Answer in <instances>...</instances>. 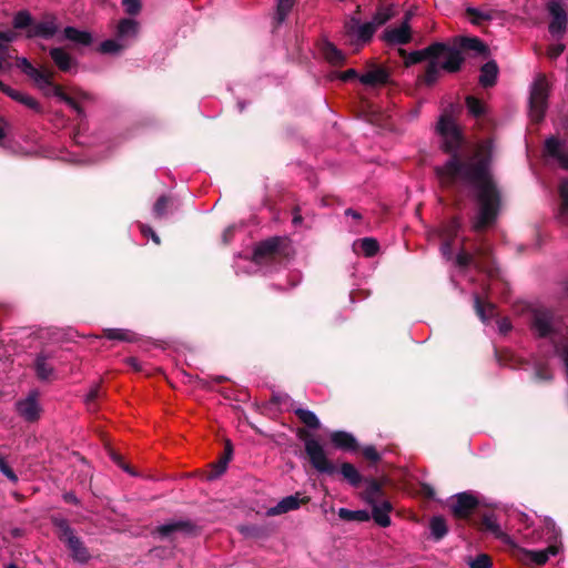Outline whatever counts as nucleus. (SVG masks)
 I'll list each match as a JSON object with an SVG mask.
<instances>
[{
  "instance_id": "5701e85b",
  "label": "nucleus",
  "mask_w": 568,
  "mask_h": 568,
  "mask_svg": "<svg viewBox=\"0 0 568 568\" xmlns=\"http://www.w3.org/2000/svg\"><path fill=\"white\" fill-rule=\"evenodd\" d=\"M369 505L373 507V513H371L369 519L372 518L379 527H389V513L393 509L390 501L384 499L381 504L377 501Z\"/></svg>"
},
{
  "instance_id": "4be33fe9",
  "label": "nucleus",
  "mask_w": 568,
  "mask_h": 568,
  "mask_svg": "<svg viewBox=\"0 0 568 568\" xmlns=\"http://www.w3.org/2000/svg\"><path fill=\"white\" fill-rule=\"evenodd\" d=\"M456 49L460 51L474 52L477 57L487 58L489 54V48L486 43L479 40L476 37H463L458 39V47L454 45Z\"/></svg>"
},
{
  "instance_id": "412c9836",
  "label": "nucleus",
  "mask_w": 568,
  "mask_h": 568,
  "mask_svg": "<svg viewBox=\"0 0 568 568\" xmlns=\"http://www.w3.org/2000/svg\"><path fill=\"white\" fill-rule=\"evenodd\" d=\"M63 40L70 41L75 45L88 47L94 42L91 33L84 30H79L75 27L69 26L63 28L61 36L58 38V42Z\"/></svg>"
},
{
  "instance_id": "9b49d317",
  "label": "nucleus",
  "mask_w": 568,
  "mask_h": 568,
  "mask_svg": "<svg viewBox=\"0 0 568 568\" xmlns=\"http://www.w3.org/2000/svg\"><path fill=\"white\" fill-rule=\"evenodd\" d=\"M450 510L455 518L467 519L470 515L480 513V503L471 493H460L455 496Z\"/></svg>"
},
{
  "instance_id": "4c0bfd02",
  "label": "nucleus",
  "mask_w": 568,
  "mask_h": 568,
  "mask_svg": "<svg viewBox=\"0 0 568 568\" xmlns=\"http://www.w3.org/2000/svg\"><path fill=\"white\" fill-rule=\"evenodd\" d=\"M128 47L126 42L120 40H106L101 42L99 50L103 54H116Z\"/></svg>"
},
{
  "instance_id": "052dcab7",
  "label": "nucleus",
  "mask_w": 568,
  "mask_h": 568,
  "mask_svg": "<svg viewBox=\"0 0 568 568\" xmlns=\"http://www.w3.org/2000/svg\"><path fill=\"white\" fill-rule=\"evenodd\" d=\"M564 44H551L548 48V57L555 60L564 52Z\"/></svg>"
},
{
  "instance_id": "864d4df0",
  "label": "nucleus",
  "mask_w": 568,
  "mask_h": 568,
  "mask_svg": "<svg viewBox=\"0 0 568 568\" xmlns=\"http://www.w3.org/2000/svg\"><path fill=\"white\" fill-rule=\"evenodd\" d=\"M17 67L21 69V72L30 77L37 69L31 64L27 58H18Z\"/></svg>"
},
{
  "instance_id": "774afa93",
  "label": "nucleus",
  "mask_w": 568,
  "mask_h": 568,
  "mask_svg": "<svg viewBox=\"0 0 568 568\" xmlns=\"http://www.w3.org/2000/svg\"><path fill=\"white\" fill-rule=\"evenodd\" d=\"M62 499L64 501L69 503V504H74V505H79L80 504V500L78 499L75 494L72 493V491L64 493L63 496H62Z\"/></svg>"
},
{
  "instance_id": "ddd939ff",
  "label": "nucleus",
  "mask_w": 568,
  "mask_h": 568,
  "mask_svg": "<svg viewBox=\"0 0 568 568\" xmlns=\"http://www.w3.org/2000/svg\"><path fill=\"white\" fill-rule=\"evenodd\" d=\"M155 531L161 538H170L173 534H183L185 536H196L199 526L191 520H178L162 524Z\"/></svg>"
},
{
  "instance_id": "3c124183",
  "label": "nucleus",
  "mask_w": 568,
  "mask_h": 568,
  "mask_svg": "<svg viewBox=\"0 0 568 568\" xmlns=\"http://www.w3.org/2000/svg\"><path fill=\"white\" fill-rule=\"evenodd\" d=\"M125 12L131 16H138L141 11V0H122Z\"/></svg>"
},
{
  "instance_id": "a19ab883",
  "label": "nucleus",
  "mask_w": 568,
  "mask_h": 568,
  "mask_svg": "<svg viewBox=\"0 0 568 568\" xmlns=\"http://www.w3.org/2000/svg\"><path fill=\"white\" fill-rule=\"evenodd\" d=\"M361 12V7L358 6L355 12V16L348 18L344 21V34L348 37L349 39H353L355 36V28H357L361 24V20L357 14Z\"/></svg>"
},
{
  "instance_id": "aec40b11",
  "label": "nucleus",
  "mask_w": 568,
  "mask_h": 568,
  "mask_svg": "<svg viewBox=\"0 0 568 568\" xmlns=\"http://www.w3.org/2000/svg\"><path fill=\"white\" fill-rule=\"evenodd\" d=\"M474 310L484 323H488L497 315L496 305L489 301V298L481 294H475L474 296Z\"/></svg>"
},
{
  "instance_id": "bb28decb",
  "label": "nucleus",
  "mask_w": 568,
  "mask_h": 568,
  "mask_svg": "<svg viewBox=\"0 0 568 568\" xmlns=\"http://www.w3.org/2000/svg\"><path fill=\"white\" fill-rule=\"evenodd\" d=\"M323 54L327 62L334 67H342L345 63V54L333 42L323 44Z\"/></svg>"
},
{
  "instance_id": "39448f33",
  "label": "nucleus",
  "mask_w": 568,
  "mask_h": 568,
  "mask_svg": "<svg viewBox=\"0 0 568 568\" xmlns=\"http://www.w3.org/2000/svg\"><path fill=\"white\" fill-rule=\"evenodd\" d=\"M337 474L342 475V477H344V479L354 488H358L363 483H365L366 487L362 493V498L367 504L377 503L384 498L385 491L383 483L374 477H364L352 463H341L339 467H337Z\"/></svg>"
},
{
  "instance_id": "20e7f679",
  "label": "nucleus",
  "mask_w": 568,
  "mask_h": 568,
  "mask_svg": "<svg viewBox=\"0 0 568 568\" xmlns=\"http://www.w3.org/2000/svg\"><path fill=\"white\" fill-rule=\"evenodd\" d=\"M12 26L16 30H23L28 40L54 38L60 30L55 14H45L41 20H34L28 10L18 11L12 19Z\"/></svg>"
},
{
  "instance_id": "13d9d810",
  "label": "nucleus",
  "mask_w": 568,
  "mask_h": 568,
  "mask_svg": "<svg viewBox=\"0 0 568 568\" xmlns=\"http://www.w3.org/2000/svg\"><path fill=\"white\" fill-rule=\"evenodd\" d=\"M50 88H52V94L58 97L61 101L71 102V95L64 93L61 85L53 83Z\"/></svg>"
},
{
  "instance_id": "69168bd1",
  "label": "nucleus",
  "mask_w": 568,
  "mask_h": 568,
  "mask_svg": "<svg viewBox=\"0 0 568 568\" xmlns=\"http://www.w3.org/2000/svg\"><path fill=\"white\" fill-rule=\"evenodd\" d=\"M233 454H234V447L232 446L230 440H226L225 444H224V449H223V453L221 455V458L224 459V460L230 462Z\"/></svg>"
},
{
  "instance_id": "473e14b6",
  "label": "nucleus",
  "mask_w": 568,
  "mask_h": 568,
  "mask_svg": "<svg viewBox=\"0 0 568 568\" xmlns=\"http://www.w3.org/2000/svg\"><path fill=\"white\" fill-rule=\"evenodd\" d=\"M294 413L306 427L311 429H318L321 427V420L313 412L304 408H296Z\"/></svg>"
},
{
  "instance_id": "8fccbe9b",
  "label": "nucleus",
  "mask_w": 568,
  "mask_h": 568,
  "mask_svg": "<svg viewBox=\"0 0 568 568\" xmlns=\"http://www.w3.org/2000/svg\"><path fill=\"white\" fill-rule=\"evenodd\" d=\"M18 34L13 30L0 31V45L4 51L9 50V44L13 43Z\"/></svg>"
},
{
  "instance_id": "7ed1b4c3",
  "label": "nucleus",
  "mask_w": 568,
  "mask_h": 568,
  "mask_svg": "<svg viewBox=\"0 0 568 568\" xmlns=\"http://www.w3.org/2000/svg\"><path fill=\"white\" fill-rule=\"evenodd\" d=\"M529 327L535 337L549 338L555 345L568 336V326L564 317L557 311L546 307L530 312Z\"/></svg>"
},
{
  "instance_id": "5fc2aeb1",
  "label": "nucleus",
  "mask_w": 568,
  "mask_h": 568,
  "mask_svg": "<svg viewBox=\"0 0 568 568\" xmlns=\"http://www.w3.org/2000/svg\"><path fill=\"white\" fill-rule=\"evenodd\" d=\"M555 352L558 357L561 359L566 373L568 374V345H559L558 343L555 345Z\"/></svg>"
},
{
  "instance_id": "f704fd0d",
  "label": "nucleus",
  "mask_w": 568,
  "mask_h": 568,
  "mask_svg": "<svg viewBox=\"0 0 568 568\" xmlns=\"http://www.w3.org/2000/svg\"><path fill=\"white\" fill-rule=\"evenodd\" d=\"M392 9V4L386 8L378 9L375 16H373V19H371V21L367 22L372 24L374 29L377 30L379 27L384 26L388 20H390L394 17Z\"/></svg>"
},
{
  "instance_id": "603ef678",
  "label": "nucleus",
  "mask_w": 568,
  "mask_h": 568,
  "mask_svg": "<svg viewBox=\"0 0 568 568\" xmlns=\"http://www.w3.org/2000/svg\"><path fill=\"white\" fill-rule=\"evenodd\" d=\"M0 471L8 477L12 483H18V475L13 471L11 467L8 466L4 458L0 455Z\"/></svg>"
},
{
  "instance_id": "e2e57ef3",
  "label": "nucleus",
  "mask_w": 568,
  "mask_h": 568,
  "mask_svg": "<svg viewBox=\"0 0 568 568\" xmlns=\"http://www.w3.org/2000/svg\"><path fill=\"white\" fill-rule=\"evenodd\" d=\"M240 530L242 534L248 537H258L260 528L256 526H241Z\"/></svg>"
},
{
  "instance_id": "c03bdc74",
  "label": "nucleus",
  "mask_w": 568,
  "mask_h": 568,
  "mask_svg": "<svg viewBox=\"0 0 568 568\" xmlns=\"http://www.w3.org/2000/svg\"><path fill=\"white\" fill-rule=\"evenodd\" d=\"M560 213L568 214V181H561L558 187Z\"/></svg>"
},
{
  "instance_id": "6e6552de",
  "label": "nucleus",
  "mask_w": 568,
  "mask_h": 568,
  "mask_svg": "<svg viewBox=\"0 0 568 568\" xmlns=\"http://www.w3.org/2000/svg\"><path fill=\"white\" fill-rule=\"evenodd\" d=\"M287 239L285 236H271L255 244L252 261L258 265H267L287 256Z\"/></svg>"
},
{
  "instance_id": "bf43d9fd",
  "label": "nucleus",
  "mask_w": 568,
  "mask_h": 568,
  "mask_svg": "<svg viewBox=\"0 0 568 568\" xmlns=\"http://www.w3.org/2000/svg\"><path fill=\"white\" fill-rule=\"evenodd\" d=\"M100 396V386L97 385V386H93L91 387V389L88 392L87 396H85V402L87 404L90 406L91 404H94V400H97Z\"/></svg>"
},
{
  "instance_id": "f8f14e48",
  "label": "nucleus",
  "mask_w": 568,
  "mask_h": 568,
  "mask_svg": "<svg viewBox=\"0 0 568 568\" xmlns=\"http://www.w3.org/2000/svg\"><path fill=\"white\" fill-rule=\"evenodd\" d=\"M504 545L513 550V555L520 556L529 559L538 566H542L548 561V556L545 550H524L511 541L509 536L499 529V546Z\"/></svg>"
},
{
  "instance_id": "79ce46f5",
  "label": "nucleus",
  "mask_w": 568,
  "mask_h": 568,
  "mask_svg": "<svg viewBox=\"0 0 568 568\" xmlns=\"http://www.w3.org/2000/svg\"><path fill=\"white\" fill-rule=\"evenodd\" d=\"M106 452L111 460L121 469L125 470L128 474H134L129 464L125 463L123 456L118 453L113 447L106 446Z\"/></svg>"
},
{
  "instance_id": "2f4dec72",
  "label": "nucleus",
  "mask_w": 568,
  "mask_h": 568,
  "mask_svg": "<svg viewBox=\"0 0 568 568\" xmlns=\"http://www.w3.org/2000/svg\"><path fill=\"white\" fill-rule=\"evenodd\" d=\"M53 71H48V69H38L29 78L33 80L38 88L43 90L44 87L53 85Z\"/></svg>"
},
{
  "instance_id": "680f3d73",
  "label": "nucleus",
  "mask_w": 568,
  "mask_h": 568,
  "mask_svg": "<svg viewBox=\"0 0 568 568\" xmlns=\"http://www.w3.org/2000/svg\"><path fill=\"white\" fill-rule=\"evenodd\" d=\"M339 80L347 82L354 80L356 78L359 79L356 69H347L346 71H342L338 75Z\"/></svg>"
},
{
  "instance_id": "423d86ee",
  "label": "nucleus",
  "mask_w": 568,
  "mask_h": 568,
  "mask_svg": "<svg viewBox=\"0 0 568 568\" xmlns=\"http://www.w3.org/2000/svg\"><path fill=\"white\" fill-rule=\"evenodd\" d=\"M297 437L304 443V450L312 468L322 475L334 476L337 474V466L328 458L322 443L313 438L305 428L297 429Z\"/></svg>"
},
{
  "instance_id": "a211bd4d",
  "label": "nucleus",
  "mask_w": 568,
  "mask_h": 568,
  "mask_svg": "<svg viewBox=\"0 0 568 568\" xmlns=\"http://www.w3.org/2000/svg\"><path fill=\"white\" fill-rule=\"evenodd\" d=\"M51 356L48 353L41 352L36 355L32 367L36 377L40 382H52L57 378L54 367L49 363Z\"/></svg>"
},
{
  "instance_id": "f257e3e1",
  "label": "nucleus",
  "mask_w": 568,
  "mask_h": 568,
  "mask_svg": "<svg viewBox=\"0 0 568 568\" xmlns=\"http://www.w3.org/2000/svg\"><path fill=\"white\" fill-rule=\"evenodd\" d=\"M436 131L442 138V152L448 154L445 163L434 169L438 183L444 190L466 186L471 191L475 209L470 230L484 234L497 222V182L491 170L494 141H479L471 153H462L465 133L446 113L440 115Z\"/></svg>"
},
{
  "instance_id": "a878e982",
  "label": "nucleus",
  "mask_w": 568,
  "mask_h": 568,
  "mask_svg": "<svg viewBox=\"0 0 568 568\" xmlns=\"http://www.w3.org/2000/svg\"><path fill=\"white\" fill-rule=\"evenodd\" d=\"M497 79V62L491 60L480 68L478 82L481 88L487 89L495 85Z\"/></svg>"
},
{
  "instance_id": "338daca9",
  "label": "nucleus",
  "mask_w": 568,
  "mask_h": 568,
  "mask_svg": "<svg viewBox=\"0 0 568 568\" xmlns=\"http://www.w3.org/2000/svg\"><path fill=\"white\" fill-rule=\"evenodd\" d=\"M290 396L287 394H281V393H273L271 397V403L274 405H281L285 400H288Z\"/></svg>"
},
{
  "instance_id": "c9c22d12",
  "label": "nucleus",
  "mask_w": 568,
  "mask_h": 568,
  "mask_svg": "<svg viewBox=\"0 0 568 568\" xmlns=\"http://www.w3.org/2000/svg\"><path fill=\"white\" fill-rule=\"evenodd\" d=\"M430 530L435 540H442L448 531L445 519L440 516H435L430 521Z\"/></svg>"
},
{
  "instance_id": "b1692460",
  "label": "nucleus",
  "mask_w": 568,
  "mask_h": 568,
  "mask_svg": "<svg viewBox=\"0 0 568 568\" xmlns=\"http://www.w3.org/2000/svg\"><path fill=\"white\" fill-rule=\"evenodd\" d=\"M139 32V22L131 18H122L119 20L115 30L118 40L124 42L130 39H135Z\"/></svg>"
},
{
  "instance_id": "c85d7f7f",
  "label": "nucleus",
  "mask_w": 568,
  "mask_h": 568,
  "mask_svg": "<svg viewBox=\"0 0 568 568\" xmlns=\"http://www.w3.org/2000/svg\"><path fill=\"white\" fill-rule=\"evenodd\" d=\"M338 518L344 521L366 523L369 520V514L366 510H351L348 508H339Z\"/></svg>"
},
{
  "instance_id": "de8ad7c7",
  "label": "nucleus",
  "mask_w": 568,
  "mask_h": 568,
  "mask_svg": "<svg viewBox=\"0 0 568 568\" xmlns=\"http://www.w3.org/2000/svg\"><path fill=\"white\" fill-rule=\"evenodd\" d=\"M545 149L549 153V155L556 159H558V156L562 153V151H560L559 141L555 136H550L549 139L546 140Z\"/></svg>"
},
{
  "instance_id": "393cba45",
  "label": "nucleus",
  "mask_w": 568,
  "mask_h": 568,
  "mask_svg": "<svg viewBox=\"0 0 568 568\" xmlns=\"http://www.w3.org/2000/svg\"><path fill=\"white\" fill-rule=\"evenodd\" d=\"M388 79L389 73L383 68L373 69L372 71H367L359 77L361 83L369 87L385 85L387 84Z\"/></svg>"
},
{
  "instance_id": "09e8293b",
  "label": "nucleus",
  "mask_w": 568,
  "mask_h": 568,
  "mask_svg": "<svg viewBox=\"0 0 568 568\" xmlns=\"http://www.w3.org/2000/svg\"><path fill=\"white\" fill-rule=\"evenodd\" d=\"M227 464H229V462L222 459L220 456L219 459L212 464V470L209 475V478L215 479V478L220 477L226 470Z\"/></svg>"
},
{
  "instance_id": "1a4fd4ad",
  "label": "nucleus",
  "mask_w": 568,
  "mask_h": 568,
  "mask_svg": "<svg viewBox=\"0 0 568 568\" xmlns=\"http://www.w3.org/2000/svg\"><path fill=\"white\" fill-rule=\"evenodd\" d=\"M52 524L53 527L57 528L59 540L67 545L72 558L80 564L88 562L91 555L83 541L75 535V531L69 521L65 519L54 518Z\"/></svg>"
},
{
  "instance_id": "0eeeda50",
  "label": "nucleus",
  "mask_w": 568,
  "mask_h": 568,
  "mask_svg": "<svg viewBox=\"0 0 568 568\" xmlns=\"http://www.w3.org/2000/svg\"><path fill=\"white\" fill-rule=\"evenodd\" d=\"M551 85L545 73H538L529 88L528 116L530 122H544L548 106Z\"/></svg>"
},
{
  "instance_id": "e433bc0d",
  "label": "nucleus",
  "mask_w": 568,
  "mask_h": 568,
  "mask_svg": "<svg viewBox=\"0 0 568 568\" xmlns=\"http://www.w3.org/2000/svg\"><path fill=\"white\" fill-rule=\"evenodd\" d=\"M103 336L109 339L124 341V342H133L135 339V335L130 331L122 328H105L103 331Z\"/></svg>"
},
{
  "instance_id": "f3484780",
  "label": "nucleus",
  "mask_w": 568,
  "mask_h": 568,
  "mask_svg": "<svg viewBox=\"0 0 568 568\" xmlns=\"http://www.w3.org/2000/svg\"><path fill=\"white\" fill-rule=\"evenodd\" d=\"M382 39L388 45H406L412 41L410 24L402 23L397 28H387L383 32Z\"/></svg>"
},
{
  "instance_id": "2eb2a0df",
  "label": "nucleus",
  "mask_w": 568,
  "mask_h": 568,
  "mask_svg": "<svg viewBox=\"0 0 568 568\" xmlns=\"http://www.w3.org/2000/svg\"><path fill=\"white\" fill-rule=\"evenodd\" d=\"M329 442L333 448L342 452L357 453L361 448L356 437L346 430L331 432Z\"/></svg>"
},
{
  "instance_id": "37998d69",
  "label": "nucleus",
  "mask_w": 568,
  "mask_h": 568,
  "mask_svg": "<svg viewBox=\"0 0 568 568\" xmlns=\"http://www.w3.org/2000/svg\"><path fill=\"white\" fill-rule=\"evenodd\" d=\"M363 457L373 465H377L382 460V455L377 450L376 446H364L359 448Z\"/></svg>"
},
{
  "instance_id": "6ab92c4d",
  "label": "nucleus",
  "mask_w": 568,
  "mask_h": 568,
  "mask_svg": "<svg viewBox=\"0 0 568 568\" xmlns=\"http://www.w3.org/2000/svg\"><path fill=\"white\" fill-rule=\"evenodd\" d=\"M310 501V497H302L300 493L283 497L274 507L270 508L267 511L268 516H278L291 510H295L300 508L301 505L307 504Z\"/></svg>"
},
{
  "instance_id": "9d476101",
  "label": "nucleus",
  "mask_w": 568,
  "mask_h": 568,
  "mask_svg": "<svg viewBox=\"0 0 568 568\" xmlns=\"http://www.w3.org/2000/svg\"><path fill=\"white\" fill-rule=\"evenodd\" d=\"M18 415L28 423H34L42 416L43 408L39 403V390H31L27 397L16 403Z\"/></svg>"
},
{
  "instance_id": "4468645a",
  "label": "nucleus",
  "mask_w": 568,
  "mask_h": 568,
  "mask_svg": "<svg viewBox=\"0 0 568 568\" xmlns=\"http://www.w3.org/2000/svg\"><path fill=\"white\" fill-rule=\"evenodd\" d=\"M547 10L551 17V21L549 23V32L552 36H559L562 34L566 30V23H567V16L565 12L564 7L561 3L557 0H551L548 6Z\"/></svg>"
},
{
  "instance_id": "c756f323",
  "label": "nucleus",
  "mask_w": 568,
  "mask_h": 568,
  "mask_svg": "<svg viewBox=\"0 0 568 568\" xmlns=\"http://www.w3.org/2000/svg\"><path fill=\"white\" fill-rule=\"evenodd\" d=\"M465 102L468 113L471 116L479 119L481 116H485V114L487 113V105L481 100L475 98V95H468L465 99Z\"/></svg>"
},
{
  "instance_id": "0e129e2a",
  "label": "nucleus",
  "mask_w": 568,
  "mask_h": 568,
  "mask_svg": "<svg viewBox=\"0 0 568 568\" xmlns=\"http://www.w3.org/2000/svg\"><path fill=\"white\" fill-rule=\"evenodd\" d=\"M4 95H8V97L12 98L13 100L22 103V101L27 94L9 87L8 90L6 91Z\"/></svg>"
},
{
  "instance_id": "7c9ffc66",
  "label": "nucleus",
  "mask_w": 568,
  "mask_h": 568,
  "mask_svg": "<svg viewBox=\"0 0 568 568\" xmlns=\"http://www.w3.org/2000/svg\"><path fill=\"white\" fill-rule=\"evenodd\" d=\"M375 33L376 29L374 28V26L369 24L368 22H364L359 24L357 28H355L354 37H356V41H354L353 39L351 40L353 43H368L374 38Z\"/></svg>"
},
{
  "instance_id": "ea45409f",
  "label": "nucleus",
  "mask_w": 568,
  "mask_h": 568,
  "mask_svg": "<svg viewBox=\"0 0 568 568\" xmlns=\"http://www.w3.org/2000/svg\"><path fill=\"white\" fill-rule=\"evenodd\" d=\"M364 255L376 256L379 251V243L374 237H363L358 241Z\"/></svg>"
},
{
  "instance_id": "58836bf2",
  "label": "nucleus",
  "mask_w": 568,
  "mask_h": 568,
  "mask_svg": "<svg viewBox=\"0 0 568 568\" xmlns=\"http://www.w3.org/2000/svg\"><path fill=\"white\" fill-rule=\"evenodd\" d=\"M172 205V200L168 195H161L154 203L153 213L155 219H163L169 212V207Z\"/></svg>"
},
{
  "instance_id": "4d7b16f0",
  "label": "nucleus",
  "mask_w": 568,
  "mask_h": 568,
  "mask_svg": "<svg viewBox=\"0 0 568 568\" xmlns=\"http://www.w3.org/2000/svg\"><path fill=\"white\" fill-rule=\"evenodd\" d=\"M140 232L144 235V236H150L152 237V240L154 241L155 244H160L161 243V240H160V236L156 234V232L150 227L149 225H144V224H140Z\"/></svg>"
},
{
  "instance_id": "a18cd8bd",
  "label": "nucleus",
  "mask_w": 568,
  "mask_h": 568,
  "mask_svg": "<svg viewBox=\"0 0 568 568\" xmlns=\"http://www.w3.org/2000/svg\"><path fill=\"white\" fill-rule=\"evenodd\" d=\"M470 568H491L493 560L487 554H479L468 561Z\"/></svg>"
},
{
  "instance_id": "cd10ccee",
  "label": "nucleus",
  "mask_w": 568,
  "mask_h": 568,
  "mask_svg": "<svg viewBox=\"0 0 568 568\" xmlns=\"http://www.w3.org/2000/svg\"><path fill=\"white\" fill-rule=\"evenodd\" d=\"M495 14L494 10H479L476 8L466 9V16L469 18L470 22L476 26H481L486 21L493 20Z\"/></svg>"
},
{
  "instance_id": "f03ea898",
  "label": "nucleus",
  "mask_w": 568,
  "mask_h": 568,
  "mask_svg": "<svg viewBox=\"0 0 568 568\" xmlns=\"http://www.w3.org/2000/svg\"><path fill=\"white\" fill-rule=\"evenodd\" d=\"M397 52L404 59L406 68L426 61L424 72L417 77V82L428 88L437 83L442 70L445 72H459L465 61L458 49L450 44H445V42H433L430 45L412 52L404 48H398Z\"/></svg>"
},
{
  "instance_id": "dca6fc26",
  "label": "nucleus",
  "mask_w": 568,
  "mask_h": 568,
  "mask_svg": "<svg viewBox=\"0 0 568 568\" xmlns=\"http://www.w3.org/2000/svg\"><path fill=\"white\" fill-rule=\"evenodd\" d=\"M49 55L58 70L61 72H72L79 65L78 60L70 54L63 47H52Z\"/></svg>"
},
{
  "instance_id": "6e6d98bb",
  "label": "nucleus",
  "mask_w": 568,
  "mask_h": 568,
  "mask_svg": "<svg viewBox=\"0 0 568 568\" xmlns=\"http://www.w3.org/2000/svg\"><path fill=\"white\" fill-rule=\"evenodd\" d=\"M22 104L26 105L28 109L34 111L36 113H42L43 108L40 102H38L36 99L31 98L30 95H26Z\"/></svg>"
},
{
  "instance_id": "49530a36",
  "label": "nucleus",
  "mask_w": 568,
  "mask_h": 568,
  "mask_svg": "<svg viewBox=\"0 0 568 568\" xmlns=\"http://www.w3.org/2000/svg\"><path fill=\"white\" fill-rule=\"evenodd\" d=\"M478 526L480 529L490 530L497 534V523L494 516L481 513Z\"/></svg>"
},
{
  "instance_id": "72a5a7b5",
  "label": "nucleus",
  "mask_w": 568,
  "mask_h": 568,
  "mask_svg": "<svg viewBox=\"0 0 568 568\" xmlns=\"http://www.w3.org/2000/svg\"><path fill=\"white\" fill-rule=\"evenodd\" d=\"M297 0H276L275 20L281 24L292 12Z\"/></svg>"
}]
</instances>
